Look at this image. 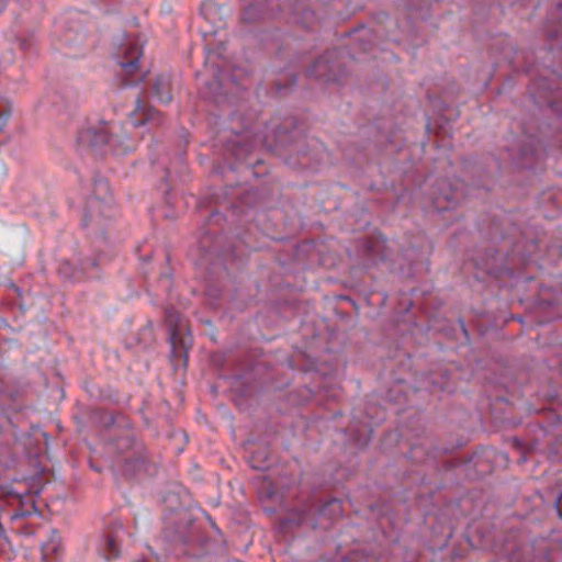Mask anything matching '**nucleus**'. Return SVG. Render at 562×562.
I'll return each mask as SVG.
<instances>
[{
	"label": "nucleus",
	"mask_w": 562,
	"mask_h": 562,
	"mask_svg": "<svg viewBox=\"0 0 562 562\" xmlns=\"http://www.w3.org/2000/svg\"><path fill=\"white\" fill-rule=\"evenodd\" d=\"M9 116H10V111L0 112V119H3L4 121H7Z\"/></svg>",
	"instance_id": "obj_40"
},
{
	"label": "nucleus",
	"mask_w": 562,
	"mask_h": 562,
	"mask_svg": "<svg viewBox=\"0 0 562 562\" xmlns=\"http://www.w3.org/2000/svg\"><path fill=\"white\" fill-rule=\"evenodd\" d=\"M143 446H136L135 454L125 456L122 464V475L131 479L146 470V457Z\"/></svg>",
	"instance_id": "obj_16"
},
{
	"label": "nucleus",
	"mask_w": 562,
	"mask_h": 562,
	"mask_svg": "<svg viewBox=\"0 0 562 562\" xmlns=\"http://www.w3.org/2000/svg\"><path fill=\"white\" fill-rule=\"evenodd\" d=\"M252 119L239 112H234L228 119V125L225 132H229V136H224L222 142L228 153L237 160L245 161L249 166L259 164L260 160H251L250 155L256 147L257 140L250 134Z\"/></svg>",
	"instance_id": "obj_2"
},
{
	"label": "nucleus",
	"mask_w": 562,
	"mask_h": 562,
	"mask_svg": "<svg viewBox=\"0 0 562 562\" xmlns=\"http://www.w3.org/2000/svg\"><path fill=\"white\" fill-rule=\"evenodd\" d=\"M392 250L386 245L384 238L373 237L367 239L363 246V257L371 265L376 266L380 262H387L391 260Z\"/></svg>",
	"instance_id": "obj_13"
},
{
	"label": "nucleus",
	"mask_w": 562,
	"mask_h": 562,
	"mask_svg": "<svg viewBox=\"0 0 562 562\" xmlns=\"http://www.w3.org/2000/svg\"><path fill=\"white\" fill-rule=\"evenodd\" d=\"M101 217H111L110 206H103L101 200L98 198L91 199L83 215L82 226L87 227L89 222L93 221L100 228H102V225L99 221Z\"/></svg>",
	"instance_id": "obj_18"
},
{
	"label": "nucleus",
	"mask_w": 562,
	"mask_h": 562,
	"mask_svg": "<svg viewBox=\"0 0 562 562\" xmlns=\"http://www.w3.org/2000/svg\"><path fill=\"white\" fill-rule=\"evenodd\" d=\"M262 41L268 49L276 52L277 54H281L283 49L289 48V41L283 38V36L276 32V34H267Z\"/></svg>",
	"instance_id": "obj_23"
},
{
	"label": "nucleus",
	"mask_w": 562,
	"mask_h": 562,
	"mask_svg": "<svg viewBox=\"0 0 562 562\" xmlns=\"http://www.w3.org/2000/svg\"><path fill=\"white\" fill-rule=\"evenodd\" d=\"M555 8H557V10H561V9H562V2H561V1H558V2L555 3Z\"/></svg>",
	"instance_id": "obj_43"
},
{
	"label": "nucleus",
	"mask_w": 562,
	"mask_h": 562,
	"mask_svg": "<svg viewBox=\"0 0 562 562\" xmlns=\"http://www.w3.org/2000/svg\"><path fill=\"white\" fill-rule=\"evenodd\" d=\"M339 299L346 300V301L350 302L352 305H356V303L349 296H342L341 295V296H339Z\"/></svg>",
	"instance_id": "obj_41"
},
{
	"label": "nucleus",
	"mask_w": 562,
	"mask_h": 562,
	"mask_svg": "<svg viewBox=\"0 0 562 562\" xmlns=\"http://www.w3.org/2000/svg\"><path fill=\"white\" fill-rule=\"evenodd\" d=\"M241 379H244V376H241V375H237V376L235 378V383H239V382L241 381Z\"/></svg>",
	"instance_id": "obj_44"
},
{
	"label": "nucleus",
	"mask_w": 562,
	"mask_h": 562,
	"mask_svg": "<svg viewBox=\"0 0 562 562\" xmlns=\"http://www.w3.org/2000/svg\"><path fill=\"white\" fill-rule=\"evenodd\" d=\"M270 454L266 448L254 451L250 457V464L254 469L265 470L269 467Z\"/></svg>",
	"instance_id": "obj_28"
},
{
	"label": "nucleus",
	"mask_w": 562,
	"mask_h": 562,
	"mask_svg": "<svg viewBox=\"0 0 562 562\" xmlns=\"http://www.w3.org/2000/svg\"><path fill=\"white\" fill-rule=\"evenodd\" d=\"M273 88L279 95H286L289 91L296 85V75L291 72L283 78H278L273 82Z\"/></svg>",
	"instance_id": "obj_25"
},
{
	"label": "nucleus",
	"mask_w": 562,
	"mask_h": 562,
	"mask_svg": "<svg viewBox=\"0 0 562 562\" xmlns=\"http://www.w3.org/2000/svg\"><path fill=\"white\" fill-rule=\"evenodd\" d=\"M426 456H427L426 451L424 449H422L420 447H417V446L412 447L411 454H409L411 459H413L417 462H420L424 460V458Z\"/></svg>",
	"instance_id": "obj_34"
},
{
	"label": "nucleus",
	"mask_w": 562,
	"mask_h": 562,
	"mask_svg": "<svg viewBox=\"0 0 562 562\" xmlns=\"http://www.w3.org/2000/svg\"><path fill=\"white\" fill-rule=\"evenodd\" d=\"M221 215L217 212H212L209 217V223H218Z\"/></svg>",
	"instance_id": "obj_38"
},
{
	"label": "nucleus",
	"mask_w": 562,
	"mask_h": 562,
	"mask_svg": "<svg viewBox=\"0 0 562 562\" xmlns=\"http://www.w3.org/2000/svg\"><path fill=\"white\" fill-rule=\"evenodd\" d=\"M3 531H4V530H3V527H2V525L0 524V536L3 533Z\"/></svg>",
	"instance_id": "obj_48"
},
{
	"label": "nucleus",
	"mask_w": 562,
	"mask_h": 562,
	"mask_svg": "<svg viewBox=\"0 0 562 562\" xmlns=\"http://www.w3.org/2000/svg\"><path fill=\"white\" fill-rule=\"evenodd\" d=\"M90 266L92 268H95V269L99 268V266H100V258H99V256L90 259Z\"/></svg>",
	"instance_id": "obj_39"
},
{
	"label": "nucleus",
	"mask_w": 562,
	"mask_h": 562,
	"mask_svg": "<svg viewBox=\"0 0 562 562\" xmlns=\"http://www.w3.org/2000/svg\"><path fill=\"white\" fill-rule=\"evenodd\" d=\"M348 64L346 52L333 48L319 55L306 68V76L324 83L344 85L350 77Z\"/></svg>",
	"instance_id": "obj_3"
},
{
	"label": "nucleus",
	"mask_w": 562,
	"mask_h": 562,
	"mask_svg": "<svg viewBox=\"0 0 562 562\" xmlns=\"http://www.w3.org/2000/svg\"><path fill=\"white\" fill-rule=\"evenodd\" d=\"M510 441H512L513 446H514L517 450H519V451L521 452V457H520V459H519V462H526V460H527V456H526V454H527V450H528V449H527V447H526V443H525L524 441H521V440H520L519 438H517V437H513V438L510 439Z\"/></svg>",
	"instance_id": "obj_32"
},
{
	"label": "nucleus",
	"mask_w": 562,
	"mask_h": 562,
	"mask_svg": "<svg viewBox=\"0 0 562 562\" xmlns=\"http://www.w3.org/2000/svg\"><path fill=\"white\" fill-rule=\"evenodd\" d=\"M199 250L211 265H223L236 258L234 245L223 235L207 231L199 239Z\"/></svg>",
	"instance_id": "obj_8"
},
{
	"label": "nucleus",
	"mask_w": 562,
	"mask_h": 562,
	"mask_svg": "<svg viewBox=\"0 0 562 562\" xmlns=\"http://www.w3.org/2000/svg\"><path fill=\"white\" fill-rule=\"evenodd\" d=\"M311 515H310V507L308 505L305 506L302 509H295L286 514L284 519L282 520V525L284 528L294 526V527H301V526H307L311 528Z\"/></svg>",
	"instance_id": "obj_19"
},
{
	"label": "nucleus",
	"mask_w": 562,
	"mask_h": 562,
	"mask_svg": "<svg viewBox=\"0 0 562 562\" xmlns=\"http://www.w3.org/2000/svg\"><path fill=\"white\" fill-rule=\"evenodd\" d=\"M482 269L490 276L499 277L509 270L507 265V255L498 249L487 248L482 257Z\"/></svg>",
	"instance_id": "obj_14"
},
{
	"label": "nucleus",
	"mask_w": 562,
	"mask_h": 562,
	"mask_svg": "<svg viewBox=\"0 0 562 562\" xmlns=\"http://www.w3.org/2000/svg\"><path fill=\"white\" fill-rule=\"evenodd\" d=\"M165 314V322L169 330V341L171 345L170 357L173 367L175 369H178L180 366L187 367L188 351L192 339L189 335H186V325L178 311L173 307H167Z\"/></svg>",
	"instance_id": "obj_6"
},
{
	"label": "nucleus",
	"mask_w": 562,
	"mask_h": 562,
	"mask_svg": "<svg viewBox=\"0 0 562 562\" xmlns=\"http://www.w3.org/2000/svg\"><path fill=\"white\" fill-rule=\"evenodd\" d=\"M103 427L111 431L113 446L120 454H135L136 446H143L136 442L131 428L128 418L121 413H104L101 416Z\"/></svg>",
	"instance_id": "obj_7"
},
{
	"label": "nucleus",
	"mask_w": 562,
	"mask_h": 562,
	"mask_svg": "<svg viewBox=\"0 0 562 562\" xmlns=\"http://www.w3.org/2000/svg\"><path fill=\"white\" fill-rule=\"evenodd\" d=\"M123 525L117 522L109 528L104 533V557L108 560L115 559L120 557V546L119 539L121 533H123Z\"/></svg>",
	"instance_id": "obj_17"
},
{
	"label": "nucleus",
	"mask_w": 562,
	"mask_h": 562,
	"mask_svg": "<svg viewBox=\"0 0 562 562\" xmlns=\"http://www.w3.org/2000/svg\"><path fill=\"white\" fill-rule=\"evenodd\" d=\"M130 116L136 127L146 124L159 126L164 122L161 112L145 101L142 95L137 97L135 109L131 112Z\"/></svg>",
	"instance_id": "obj_12"
},
{
	"label": "nucleus",
	"mask_w": 562,
	"mask_h": 562,
	"mask_svg": "<svg viewBox=\"0 0 562 562\" xmlns=\"http://www.w3.org/2000/svg\"><path fill=\"white\" fill-rule=\"evenodd\" d=\"M561 503H562V493H559L554 499V507L557 508L558 515L560 518H562V510H561Z\"/></svg>",
	"instance_id": "obj_37"
},
{
	"label": "nucleus",
	"mask_w": 562,
	"mask_h": 562,
	"mask_svg": "<svg viewBox=\"0 0 562 562\" xmlns=\"http://www.w3.org/2000/svg\"><path fill=\"white\" fill-rule=\"evenodd\" d=\"M553 48H554V46H553V45H550V46H549V50H552Z\"/></svg>",
	"instance_id": "obj_50"
},
{
	"label": "nucleus",
	"mask_w": 562,
	"mask_h": 562,
	"mask_svg": "<svg viewBox=\"0 0 562 562\" xmlns=\"http://www.w3.org/2000/svg\"><path fill=\"white\" fill-rule=\"evenodd\" d=\"M543 98L548 101V106L557 113L559 116L562 117V100H558L555 98H549L547 95H543Z\"/></svg>",
	"instance_id": "obj_33"
},
{
	"label": "nucleus",
	"mask_w": 562,
	"mask_h": 562,
	"mask_svg": "<svg viewBox=\"0 0 562 562\" xmlns=\"http://www.w3.org/2000/svg\"><path fill=\"white\" fill-rule=\"evenodd\" d=\"M308 507L312 519L311 529H328L333 520L342 514V504L338 498L312 503Z\"/></svg>",
	"instance_id": "obj_10"
},
{
	"label": "nucleus",
	"mask_w": 562,
	"mask_h": 562,
	"mask_svg": "<svg viewBox=\"0 0 562 562\" xmlns=\"http://www.w3.org/2000/svg\"><path fill=\"white\" fill-rule=\"evenodd\" d=\"M549 22L553 23V25L547 26L546 36L548 41H555L558 43H562V25L561 23H557L553 21V18L549 19Z\"/></svg>",
	"instance_id": "obj_30"
},
{
	"label": "nucleus",
	"mask_w": 562,
	"mask_h": 562,
	"mask_svg": "<svg viewBox=\"0 0 562 562\" xmlns=\"http://www.w3.org/2000/svg\"><path fill=\"white\" fill-rule=\"evenodd\" d=\"M153 93L161 102L168 103L171 101L170 81L165 75H158L153 83Z\"/></svg>",
	"instance_id": "obj_21"
},
{
	"label": "nucleus",
	"mask_w": 562,
	"mask_h": 562,
	"mask_svg": "<svg viewBox=\"0 0 562 562\" xmlns=\"http://www.w3.org/2000/svg\"><path fill=\"white\" fill-rule=\"evenodd\" d=\"M2 391V382L0 381V392Z\"/></svg>",
	"instance_id": "obj_51"
},
{
	"label": "nucleus",
	"mask_w": 562,
	"mask_h": 562,
	"mask_svg": "<svg viewBox=\"0 0 562 562\" xmlns=\"http://www.w3.org/2000/svg\"><path fill=\"white\" fill-rule=\"evenodd\" d=\"M92 469H94L97 472H100V471H101V470H100L98 467H95V465H92Z\"/></svg>",
	"instance_id": "obj_46"
},
{
	"label": "nucleus",
	"mask_w": 562,
	"mask_h": 562,
	"mask_svg": "<svg viewBox=\"0 0 562 562\" xmlns=\"http://www.w3.org/2000/svg\"><path fill=\"white\" fill-rule=\"evenodd\" d=\"M92 469H94L97 472H100V471H101V470H100L98 467H95V465H92Z\"/></svg>",
	"instance_id": "obj_47"
},
{
	"label": "nucleus",
	"mask_w": 562,
	"mask_h": 562,
	"mask_svg": "<svg viewBox=\"0 0 562 562\" xmlns=\"http://www.w3.org/2000/svg\"><path fill=\"white\" fill-rule=\"evenodd\" d=\"M297 164L304 168L308 167V164L306 161H302L301 159H299Z\"/></svg>",
	"instance_id": "obj_42"
},
{
	"label": "nucleus",
	"mask_w": 562,
	"mask_h": 562,
	"mask_svg": "<svg viewBox=\"0 0 562 562\" xmlns=\"http://www.w3.org/2000/svg\"><path fill=\"white\" fill-rule=\"evenodd\" d=\"M449 379L450 374L448 370H442L439 373H432L428 378V384L431 386L432 390L449 391Z\"/></svg>",
	"instance_id": "obj_26"
},
{
	"label": "nucleus",
	"mask_w": 562,
	"mask_h": 562,
	"mask_svg": "<svg viewBox=\"0 0 562 562\" xmlns=\"http://www.w3.org/2000/svg\"><path fill=\"white\" fill-rule=\"evenodd\" d=\"M211 70L212 79L206 80L200 89L203 98L216 104H224L239 95L241 86L232 68L212 66Z\"/></svg>",
	"instance_id": "obj_4"
},
{
	"label": "nucleus",
	"mask_w": 562,
	"mask_h": 562,
	"mask_svg": "<svg viewBox=\"0 0 562 562\" xmlns=\"http://www.w3.org/2000/svg\"><path fill=\"white\" fill-rule=\"evenodd\" d=\"M167 514L164 516L162 537L187 557H202L207 541L196 517L180 504L179 495L167 492L162 496Z\"/></svg>",
	"instance_id": "obj_1"
},
{
	"label": "nucleus",
	"mask_w": 562,
	"mask_h": 562,
	"mask_svg": "<svg viewBox=\"0 0 562 562\" xmlns=\"http://www.w3.org/2000/svg\"><path fill=\"white\" fill-rule=\"evenodd\" d=\"M3 442H5V441L3 440L2 436L0 435V446H1Z\"/></svg>",
	"instance_id": "obj_49"
},
{
	"label": "nucleus",
	"mask_w": 562,
	"mask_h": 562,
	"mask_svg": "<svg viewBox=\"0 0 562 562\" xmlns=\"http://www.w3.org/2000/svg\"><path fill=\"white\" fill-rule=\"evenodd\" d=\"M398 256L408 263L409 268H413L422 259L420 250L413 245L402 248Z\"/></svg>",
	"instance_id": "obj_29"
},
{
	"label": "nucleus",
	"mask_w": 562,
	"mask_h": 562,
	"mask_svg": "<svg viewBox=\"0 0 562 562\" xmlns=\"http://www.w3.org/2000/svg\"><path fill=\"white\" fill-rule=\"evenodd\" d=\"M510 49L514 52V55L509 59V63L514 67V69L529 71V68L533 61L529 58L527 53L513 46H510Z\"/></svg>",
	"instance_id": "obj_24"
},
{
	"label": "nucleus",
	"mask_w": 562,
	"mask_h": 562,
	"mask_svg": "<svg viewBox=\"0 0 562 562\" xmlns=\"http://www.w3.org/2000/svg\"><path fill=\"white\" fill-rule=\"evenodd\" d=\"M461 327H462L463 333H464L465 335H468L467 328H465V326H464V324H463L462 322H461Z\"/></svg>",
	"instance_id": "obj_45"
},
{
	"label": "nucleus",
	"mask_w": 562,
	"mask_h": 562,
	"mask_svg": "<svg viewBox=\"0 0 562 562\" xmlns=\"http://www.w3.org/2000/svg\"><path fill=\"white\" fill-rule=\"evenodd\" d=\"M13 461L10 445L5 441L0 446V462L9 465Z\"/></svg>",
	"instance_id": "obj_31"
},
{
	"label": "nucleus",
	"mask_w": 562,
	"mask_h": 562,
	"mask_svg": "<svg viewBox=\"0 0 562 562\" xmlns=\"http://www.w3.org/2000/svg\"><path fill=\"white\" fill-rule=\"evenodd\" d=\"M272 18L266 0H258L246 5L240 12V22L244 24H256Z\"/></svg>",
	"instance_id": "obj_15"
},
{
	"label": "nucleus",
	"mask_w": 562,
	"mask_h": 562,
	"mask_svg": "<svg viewBox=\"0 0 562 562\" xmlns=\"http://www.w3.org/2000/svg\"><path fill=\"white\" fill-rule=\"evenodd\" d=\"M533 87L537 89V91H533L531 90L530 91V95L531 98L533 99L535 103L540 105L541 102L540 100L537 99V95L539 94V98H542V92L546 93V92H550L552 93V85H551V79L549 78H538L535 82H533Z\"/></svg>",
	"instance_id": "obj_27"
},
{
	"label": "nucleus",
	"mask_w": 562,
	"mask_h": 562,
	"mask_svg": "<svg viewBox=\"0 0 562 562\" xmlns=\"http://www.w3.org/2000/svg\"><path fill=\"white\" fill-rule=\"evenodd\" d=\"M142 335L145 338L153 339L154 336V325L151 322H148L142 329Z\"/></svg>",
	"instance_id": "obj_36"
},
{
	"label": "nucleus",
	"mask_w": 562,
	"mask_h": 562,
	"mask_svg": "<svg viewBox=\"0 0 562 562\" xmlns=\"http://www.w3.org/2000/svg\"><path fill=\"white\" fill-rule=\"evenodd\" d=\"M536 157V149L531 143H524L519 146L517 156L514 158L519 168H532Z\"/></svg>",
	"instance_id": "obj_20"
},
{
	"label": "nucleus",
	"mask_w": 562,
	"mask_h": 562,
	"mask_svg": "<svg viewBox=\"0 0 562 562\" xmlns=\"http://www.w3.org/2000/svg\"><path fill=\"white\" fill-rule=\"evenodd\" d=\"M142 55V49L136 44L126 43L120 47L119 52V65L121 71L116 74V87L125 88L128 86H136L144 82L147 77V72L135 78V74L138 71V61Z\"/></svg>",
	"instance_id": "obj_9"
},
{
	"label": "nucleus",
	"mask_w": 562,
	"mask_h": 562,
	"mask_svg": "<svg viewBox=\"0 0 562 562\" xmlns=\"http://www.w3.org/2000/svg\"><path fill=\"white\" fill-rule=\"evenodd\" d=\"M59 273L63 274L65 278H71L72 274H74V268L70 266V263L68 261H65L60 267H59Z\"/></svg>",
	"instance_id": "obj_35"
},
{
	"label": "nucleus",
	"mask_w": 562,
	"mask_h": 562,
	"mask_svg": "<svg viewBox=\"0 0 562 562\" xmlns=\"http://www.w3.org/2000/svg\"><path fill=\"white\" fill-rule=\"evenodd\" d=\"M89 146L93 149H98L106 145L110 140L109 133L105 128H90L86 133Z\"/></svg>",
	"instance_id": "obj_22"
},
{
	"label": "nucleus",
	"mask_w": 562,
	"mask_h": 562,
	"mask_svg": "<svg viewBox=\"0 0 562 562\" xmlns=\"http://www.w3.org/2000/svg\"><path fill=\"white\" fill-rule=\"evenodd\" d=\"M272 133L274 144L270 146V149L277 150L279 155H288V159H291L293 154H296L297 157H305V151H303L304 137L294 116L284 117L281 123L273 127Z\"/></svg>",
	"instance_id": "obj_5"
},
{
	"label": "nucleus",
	"mask_w": 562,
	"mask_h": 562,
	"mask_svg": "<svg viewBox=\"0 0 562 562\" xmlns=\"http://www.w3.org/2000/svg\"><path fill=\"white\" fill-rule=\"evenodd\" d=\"M432 205L438 212L454 210L460 201V193L448 180H439L431 193Z\"/></svg>",
	"instance_id": "obj_11"
}]
</instances>
